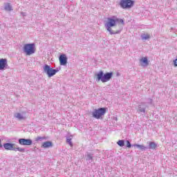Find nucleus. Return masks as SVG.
<instances>
[{
    "instance_id": "obj_7",
    "label": "nucleus",
    "mask_w": 177,
    "mask_h": 177,
    "mask_svg": "<svg viewBox=\"0 0 177 177\" xmlns=\"http://www.w3.org/2000/svg\"><path fill=\"white\" fill-rule=\"evenodd\" d=\"M18 142L21 146H31L32 145V140L31 139L19 138Z\"/></svg>"
},
{
    "instance_id": "obj_8",
    "label": "nucleus",
    "mask_w": 177,
    "mask_h": 177,
    "mask_svg": "<svg viewBox=\"0 0 177 177\" xmlns=\"http://www.w3.org/2000/svg\"><path fill=\"white\" fill-rule=\"evenodd\" d=\"M67 59V56L65 54H62L61 55H59V60L60 66H66Z\"/></svg>"
},
{
    "instance_id": "obj_17",
    "label": "nucleus",
    "mask_w": 177,
    "mask_h": 177,
    "mask_svg": "<svg viewBox=\"0 0 177 177\" xmlns=\"http://www.w3.org/2000/svg\"><path fill=\"white\" fill-rule=\"evenodd\" d=\"M15 118H17V120H19V121H21V120H26V116L23 115L20 113H17L15 115Z\"/></svg>"
},
{
    "instance_id": "obj_18",
    "label": "nucleus",
    "mask_w": 177,
    "mask_h": 177,
    "mask_svg": "<svg viewBox=\"0 0 177 177\" xmlns=\"http://www.w3.org/2000/svg\"><path fill=\"white\" fill-rule=\"evenodd\" d=\"M141 39H145V40L150 39V35L142 33L141 35Z\"/></svg>"
},
{
    "instance_id": "obj_22",
    "label": "nucleus",
    "mask_w": 177,
    "mask_h": 177,
    "mask_svg": "<svg viewBox=\"0 0 177 177\" xmlns=\"http://www.w3.org/2000/svg\"><path fill=\"white\" fill-rule=\"evenodd\" d=\"M140 62H143L145 66H149V59H147V57L141 59Z\"/></svg>"
},
{
    "instance_id": "obj_9",
    "label": "nucleus",
    "mask_w": 177,
    "mask_h": 177,
    "mask_svg": "<svg viewBox=\"0 0 177 177\" xmlns=\"http://www.w3.org/2000/svg\"><path fill=\"white\" fill-rule=\"evenodd\" d=\"M5 68H8V59H0V71L5 70Z\"/></svg>"
},
{
    "instance_id": "obj_14",
    "label": "nucleus",
    "mask_w": 177,
    "mask_h": 177,
    "mask_svg": "<svg viewBox=\"0 0 177 177\" xmlns=\"http://www.w3.org/2000/svg\"><path fill=\"white\" fill-rule=\"evenodd\" d=\"M4 10H6V12H12V10H13V7H12L10 3H5Z\"/></svg>"
},
{
    "instance_id": "obj_3",
    "label": "nucleus",
    "mask_w": 177,
    "mask_h": 177,
    "mask_svg": "<svg viewBox=\"0 0 177 177\" xmlns=\"http://www.w3.org/2000/svg\"><path fill=\"white\" fill-rule=\"evenodd\" d=\"M106 110V108H99L97 109H94V111L92 112L93 118H96V120H103V117H104Z\"/></svg>"
},
{
    "instance_id": "obj_27",
    "label": "nucleus",
    "mask_w": 177,
    "mask_h": 177,
    "mask_svg": "<svg viewBox=\"0 0 177 177\" xmlns=\"http://www.w3.org/2000/svg\"><path fill=\"white\" fill-rule=\"evenodd\" d=\"M1 140H0V149H2L3 146H2V144L1 143Z\"/></svg>"
},
{
    "instance_id": "obj_16",
    "label": "nucleus",
    "mask_w": 177,
    "mask_h": 177,
    "mask_svg": "<svg viewBox=\"0 0 177 177\" xmlns=\"http://www.w3.org/2000/svg\"><path fill=\"white\" fill-rule=\"evenodd\" d=\"M53 146V145L50 141H46L42 144V147H44V149H48L49 147H52Z\"/></svg>"
},
{
    "instance_id": "obj_10",
    "label": "nucleus",
    "mask_w": 177,
    "mask_h": 177,
    "mask_svg": "<svg viewBox=\"0 0 177 177\" xmlns=\"http://www.w3.org/2000/svg\"><path fill=\"white\" fill-rule=\"evenodd\" d=\"M3 146L6 150H12L15 151V144L12 142L4 143Z\"/></svg>"
},
{
    "instance_id": "obj_21",
    "label": "nucleus",
    "mask_w": 177,
    "mask_h": 177,
    "mask_svg": "<svg viewBox=\"0 0 177 177\" xmlns=\"http://www.w3.org/2000/svg\"><path fill=\"white\" fill-rule=\"evenodd\" d=\"M117 145H118L120 147H124V146H125V141H124V140H120L117 142Z\"/></svg>"
},
{
    "instance_id": "obj_1",
    "label": "nucleus",
    "mask_w": 177,
    "mask_h": 177,
    "mask_svg": "<svg viewBox=\"0 0 177 177\" xmlns=\"http://www.w3.org/2000/svg\"><path fill=\"white\" fill-rule=\"evenodd\" d=\"M107 21L104 24V27L106 30L109 31L111 35H115V34H120L125 26L124 19L118 18L115 16L107 18Z\"/></svg>"
},
{
    "instance_id": "obj_20",
    "label": "nucleus",
    "mask_w": 177,
    "mask_h": 177,
    "mask_svg": "<svg viewBox=\"0 0 177 177\" xmlns=\"http://www.w3.org/2000/svg\"><path fill=\"white\" fill-rule=\"evenodd\" d=\"M14 151H19L20 153H25L26 152V149L24 148H20V147H15L14 148Z\"/></svg>"
},
{
    "instance_id": "obj_24",
    "label": "nucleus",
    "mask_w": 177,
    "mask_h": 177,
    "mask_svg": "<svg viewBox=\"0 0 177 177\" xmlns=\"http://www.w3.org/2000/svg\"><path fill=\"white\" fill-rule=\"evenodd\" d=\"M66 142H67V143H68V145L70 146H73V142H71V138H67Z\"/></svg>"
},
{
    "instance_id": "obj_4",
    "label": "nucleus",
    "mask_w": 177,
    "mask_h": 177,
    "mask_svg": "<svg viewBox=\"0 0 177 177\" xmlns=\"http://www.w3.org/2000/svg\"><path fill=\"white\" fill-rule=\"evenodd\" d=\"M24 52L27 56H31L35 53V44H26L24 46Z\"/></svg>"
},
{
    "instance_id": "obj_23",
    "label": "nucleus",
    "mask_w": 177,
    "mask_h": 177,
    "mask_svg": "<svg viewBox=\"0 0 177 177\" xmlns=\"http://www.w3.org/2000/svg\"><path fill=\"white\" fill-rule=\"evenodd\" d=\"M127 143V147H128V149H131V147H133L131 145V142H129V140H127L126 141Z\"/></svg>"
},
{
    "instance_id": "obj_2",
    "label": "nucleus",
    "mask_w": 177,
    "mask_h": 177,
    "mask_svg": "<svg viewBox=\"0 0 177 177\" xmlns=\"http://www.w3.org/2000/svg\"><path fill=\"white\" fill-rule=\"evenodd\" d=\"M113 78V72H106L104 73L103 71H100L97 73L95 74V80L97 82H109L110 80Z\"/></svg>"
},
{
    "instance_id": "obj_19",
    "label": "nucleus",
    "mask_w": 177,
    "mask_h": 177,
    "mask_svg": "<svg viewBox=\"0 0 177 177\" xmlns=\"http://www.w3.org/2000/svg\"><path fill=\"white\" fill-rule=\"evenodd\" d=\"M46 139H48V138L44 136V137H41V136H38L35 138V141L36 142H42V140H46Z\"/></svg>"
},
{
    "instance_id": "obj_26",
    "label": "nucleus",
    "mask_w": 177,
    "mask_h": 177,
    "mask_svg": "<svg viewBox=\"0 0 177 177\" xmlns=\"http://www.w3.org/2000/svg\"><path fill=\"white\" fill-rule=\"evenodd\" d=\"M59 68H55V69H54V71H55V75H56V73H59Z\"/></svg>"
},
{
    "instance_id": "obj_5",
    "label": "nucleus",
    "mask_w": 177,
    "mask_h": 177,
    "mask_svg": "<svg viewBox=\"0 0 177 177\" xmlns=\"http://www.w3.org/2000/svg\"><path fill=\"white\" fill-rule=\"evenodd\" d=\"M120 5L122 9H131L135 5V1L133 0H120Z\"/></svg>"
},
{
    "instance_id": "obj_13",
    "label": "nucleus",
    "mask_w": 177,
    "mask_h": 177,
    "mask_svg": "<svg viewBox=\"0 0 177 177\" xmlns=\"http://www.w3.org/2000/svg\"><path fill=\"white\" fill-rule=\"evenodd\" d=\"M147 145L148 147H147V149H149L151 150H156V149H157V144L154 142H148Z\"/></svg>"
},
{
    "instance_id": "obj_25",
    "label": "nucleus",
    "mask_w": 177,
    "mask_h": 177,
    "mask_svg": "<svg viewBox=\"0 0 177 177\" xmlns=\"http://www.w3.org/2000/svg\"><path fill=\"white\" fill-rule=\"evenodd\" d=\"M148 104H151L153 103V100L151 98H148L147 99V102Z\"/></svg>"
},
{
    "instance_id": "obj_6",
    "label": "nucleus",
    "mask_w": 177,
    "mask_h": 177,
    "mask_svg": "<svg viewBox=\"0 0 177 177\" xmlns=\"http://www.w3.org/2000/svg\"><path fill=\"white\" fill-rule=\"evenodd\" d=\"M43 71L44 73H45V74H46L48 75V77L49 78H50V77H53V75H55V69H53V68H50V66L48 65V64H45L43 66Z\"/></svg>"
},
{
    "instance_id": "obj_15",
    "label": "nucleus",
    "mask_w": 177,
    "mask_h": 177,
    "mask_svg": "<svg viewBox=\"0 0 177 177\" xmlns=\"http://www.w3.org/2000/svg\"><path fill=\"white\" fill-rule=\"evenodd\" d=\"M133 147H137L138 149H140V150H147V147H145L143 145H139V144H134L132 145Z\"/></svg>"
},
{
    "instance_id": "obj_11",
    "label": "nucleus",
    "mask_w": 177,
    "mask_h": 177,
    "mask_svg": "<svg viewBox=\"0 0 177 177\" xmlns=\"http://www.w3.org/2000/svg\"><path fill=\"white\" fill-rule=\"evenodd\" d=\"M93 157H95L94 153L87 152L86 155V161H88L89 164H91V162H93Z\"/></svg>"
},
{
    "instance_id": "obj_12",
    "label": "nucleus",
    "mask_w": 177,
    "mask_h": 177,
    "mask_svg": "<svg viewBox=\"0 0 177 177\" xmlns=\"http://www.w3.org/2000/svg\"><path fill=\"white\" fill-rule=\"evenodd\" d=\"M139 113H146V102H141L138 106Z\"/></svg>"
}]
</instances>
